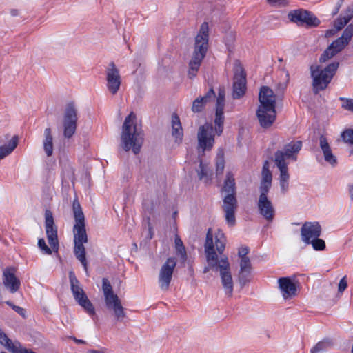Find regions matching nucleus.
<instances>
[{
	"label": "nucleus",
	"mask_w": 353,
	"mask_h": 353,
	"mask_svg": "<svg viewBox=\"0 0 353 353\" xmlns=\"http://www.w3.org/2000/svg\"><path fill=\"white\" fill-rule=\"evenodd\" d=\"M70 339H72L77 344H85L86 342L81 339H78L74 336H70Z\"/></svg>",
	"instance_id": "53"
},
{
	"label": "nucleus",
	"mask_w": 353,
	"mask_h": 353,
	"mask_svg": "<svg viewBox=\"0 0 353 353\" xmlns=\"http://www.w3.org/2000/svg\"><path fill=\"white\" fill-rule=\"evenodd\" d=\"M106 81L110 92L113 95L116 94L120 88L121 79L114 62H110L106 69Z\"/></svg>",
	"instance_id": "14"
},
{
	"label": "nucleus",
	"mask_w": 353,
	"mask_h": 353,
	"mask_svg": "<svg viewBox=\"0 0 353 353\" xmlns=\"http://www.w3.org/2000/svg\"><path fill=\"white\" fill-rule=\"evenodd\" d=\"M215 161L216 174H222L225 168L224 152L223 150H219Z\"/></svg>",
	"instance_id": "33"
},
{
	"label": "nucleus",
	"mask_w": 353,
	"mask_h": 353,
	"mask_svg": "<svg viewBox=\"0 0 353 353\" xmlns=\"http://www.w3.org/2000/svg\"><path fill=\"white\" fill-rule=\"evenodd\" d=\"M77 112L74 103L71 102L66 105L63 118V136L66 139H70L76 132L78 120Z\"/></svg>",
	"instance_id": "8"
},
{
	"label": "nucleus",
	"mask_w": 353,
	"mask_h": 353,
	"mask_svg": "<svg viewBox=\"0 0 353 353\" xmlns=\"http://www.w3.org/2000/svg\"><path fill=\"white\" fill-rule=\"evenodd\" d=\"M223 108L216 107V113L214 119L215 124V132L218 135H220L223 132L224 116H223Z\"/></svg>",
	"instance_id": "31"
},
{
	"label": "nucleus",
	"mask_w": 353,
	"mask_h": 353,
	"mask_svg": "<svg viewBox=\"0 0 353 353\" xmlns=\"http://www.w3.org/2000/svg\"><path fill=\"white\" fill-rule=\"evenodd\" d=\"M53 136L50 128H47L43 132V148L47 157H51L53 154L54 144Z\"/></svg>",
	"instance_id": "27"
},
{
	"label": "nucleus",
	"mask_w": 353,
	"mask_h": 353,
	"mask_svg": "<svg viewBox=\"0 0 353 353\" xmlns=\"http://www.w3.org/2000/svg\"><path fill=\"white\" fill-rule=\"evenodd\" d=\"M208 40L209 26L207 22H203L201 25L199 32L195 38L194 50L192 57L189 62L188 76L191 79L196 76L201 63L206 54L208 48Z\"/></svg>",
	"instance_id": "5"
},
{
	"label": "nucleus",
	"mask_w": 353,
	"mask_h": 353,
	"mask_svg": "<svg viewBox=\"0 0 353 353\" xmlns=\"http://www.w3.org/2000/svg\"><path fill=\"white\" fill-rule=\"evenodd\" d=\"M172 135L174 138L175 142L181 143L183 136V129L179 117L175 114L172 117Z\"/></svg>",
	"instance_id": "28"
},
{
	"label": "nucleus",
	"mask_w": 353,
	"mask_h": 353,
	"mask_svg": "<svg viewBox=\"0 0 353 353\" xmlns=\"http://www.w3.org/2000/svg\"><path fill=\"white\" fill-rule=\"evenodd\" d=\"M259 100L260 108H276V96L274 92L268 86L261 87L259 94Z\"/></svg>",
	"instance_id": "18"
},
{
	"label": "nucleus",
	"mask_w": 353,
	"mask_h": 353,
	"mask_svg": "<svg viewBox=\"0 0 353 353\" xmlns=\"http://www.w3.org/2000/svg\"><path fill=\"white\" fill-rule=\"evenodd\" d=\"M6 303L8 305H9L10 307H11L16 312H17L21 316H23V317L26 316V310L23 308H22V307H21L19 306H17V305H14L10 301H6Z\"/></svg>",
	"instance_id": "45"
},
{
	"label": "nucleus",
	"mask_w": 353,
	"mask_h": 353,
	"mask_svg": "<svg viewBox=\"0 0 353 353\" xmlns=\"http://www.w3.org/2000/svg\"><path fill=\"white\" fill-rule=\"evenodd\" d=\"M339 65V62H333L321 69L319 65H311V77L312 78L313 92L317 94L325 90L330 83Z\"/></svg>",
	"instance_id": "6"
},
{
	"label": "nucleus",
	"mask_w": 353,
	"mask_h": 353,
	"mask_svg": "<svg viewBox=\"0 0 353 353\" xmlns=\"http://www.w3.org/2000/svg\"><path fill=\"white\" fill-rule=\"evenodd\" d=\"M38 247L46 254H51L52 250L46 245L43 239H40L38 241Z\"/></svg>",
	"instance_id": "43"
},
{
	"label": "nucleus",
	"mask_w": 353,
	"mask_h": 353,
	"mask_svg": "<svg viewBox=\"0 0 353 353\" xmlns=\"http://www.w3.org/2000/svg\"><path fill=\"white\" fill-rule=\"evenodd\" d=\"M212 269L213 270L212 268L210 267V265L208 264V266L207 267H205L204 269H203V273H207L209 272V270Z\"/></svg>",
	"instance_id": "57"
},
{
	"label": "nucleus",
	"mask_w": 353,
	"mask_h": 353,
	"mask_svg": "<svg viewBox=\"0 0 353 353\" xmlns=\"http://www.w3.org/2000/svg\"><path fill=\"white\" fill-rule=\"evenodd\" d=\"M319 146L323 154L325 161L332 166L337 164L336 157L333 154L330 145L324 136L319 138Z\"/></svg>",
	"instance_id": "25"
},
{
	"label": "nucleus",
	"mask_w": 353,
	"mask_h": 353,
	"mask_svg": "<svg viewBox=\"0 0 353 353\" xmlns=\"http://www.w3.org/2000/svg\"><path fill=\"white\" fill-rule=\"evenodd\" d=\"M257 208L259 214L268 221H273L275 215V209L272 201L268 199L258 200Z\"/></svg>",
	"instance_id": "21"
},
{
	"label": "nucleus",
	"mask_w": 353,
	"mask_h": 353,
	"mask_svg": "<svg viewBox=\"0 0 353 353\" xmlns=\"http://www.w3.org/2000/svg\"><path fill=\"white\" fill-rule=\"evenodd\" d=\"M216 97L213 88H210L203 97H199L192 103V111L194 112H200L204 107L210 102L212 101Z\"/></svg>",
	"instance_id": "24"
},
{
	"label": "nucleus",
	"mask_w": 353,
	"mask_h": 353,
	"mask_svg": "<svg viewBox=\"0 0 353 353\" xmlns=\"http://www.w3.org/2000/svg\"><path fill=\"white\" fill-rule=\"evenodd\" d=\"M72 210L75 223L73 227L74 253L77 259L83 265L85 272L88 271V263L85 258V249L83 243L88 242V235L85 230V216L81 205L77 199H74Z\"/></svg>",
	"instance_id": "2"
},
{
	"label": "nucleus",
	"mask_w": 353,
	"mask_h": 353,
	"mask_svg": "<svg viewBox=\"0 0 353 353\" xmlns=\"http://www.w3.org/2000/svg\"><path fill=\"white\" fill-rule=\"evenodd\" d=\"M348 44L343 40V38H338L334 41L328 47L330 48L334 52L337 54L342 51Z\"/></svg>",
	"instance_id": "35"
},
{
	"label": "nucleus",
	"mask_w": 353,
	"mask_h": 353,
	"mask_svg": "<svg viewBox=\"0 0 353 353\" xmlns=\"http://www.w3.org/2000/svg\"><path fill=\"white\" fill-rule=\"evenodd\" d=\"M337 31H338V30H336V28H334V29L327 30H326L325 35V37H332V36L334 35V34H335V33H336Z\"/></svg>",
	"instance_id": "52"
},
{
	"label": "nucleus",
	"mask_w": 353,
	"mask_h": 353,
	"mask_svg": "<svg viewBox=\"0 0 353 353\" xmlns=\"http://www.w3.org/2000/svg\"><path fill=\"white\" fill-rule=\"evenodd\" d=\"M335 55L336 54L334 52V51H332V50L328 47L321 55L319 61L321 63H325Z\"/></svg>",
	"instance_id": "41"
},
{
	"label": "nucleus",
	"mask_w": 353,
	"mask_h": 353,
	"mask_svg": "<svg viewBox=\"0 0 353 353\" xmlns=\"http://www.w3.org/2000/svg\"><path fill=\"white\" fill-rule=\"evenodd\" d=\"M199 152L200 150L204 154L205 151L210 150L214 144V129L211 123H206L199 127L197 132Z\"/></svg>",
	"instance_id": "10"
},
{
	"label": "nucleus",
	"mask_w": 353,
	"mask_h": 353,
	"mask_svg": "<svg viewBox=\"0 0 353 353\" xmlns=\"http://www.w3.org/2000/svg\"><path fill=\"white\" fill-rule=\"evenodd\" d=\"M106 307L112 312V314L118 321H122L126 317L125 309L118 296L105 300Z\"/></svg>",
	"instance_id": "17"
},
{
	"label": "nucleus",
	"mask_w": 353,
	"mask_h": 353,
	"mask_svg": "<svg viewBox=\"0 0 353 353\" xmlns=\"http://www.w3.org/2000/svg\"><path fill=\"white\" fill-rule=\"evenodd\" d=\"M339 100L342 102L341 108L343 109L353 112V99L339 97Z\"/></svg>",
	"instance_id": "40"
},
{
	"label": "nucleus",
	"mask_w": 353,
	"mask_h": 353,
	"mask_svg": "<svg viewBox=\"0 0 353 353\" xmlns=\"http://www.w3.org/2000/svg\"><path fill=\"white\" fill-rule=\"evenodd\" d=\"M174 243L176 254L180 256L181 259L183 262L185 261L188 257L185 248L183 245L182 240L178 235H176L175 236Z\"/></svg>",
	"instance_id": "32"
},
{
	"label": "nucleus",
	"mask_w": 353,
	"mask_h": 353,
	"mask_svg": "<svg viewBox=\"0 0 353 353\" xmlns=\"http://www.w3.org/2000/svg\"><path fill=\"white\" fill-rule=\"evenodd\" d=\"M237 208L238 201L236 195L225 194L223 198L222 209L225 214V221L230 226L235 225V213Z\"/></svg>",
	"instance_id": "12"
},
{
	"label": "nucleus",
	"mask_w": 353,
	"mask_h": 353,
	"mask_svg": "<svg viewBox=\"0 0 353 353\" xmlns=\"http://www.w3.org/2000/svg\"><path fill=\"white\" fill-rule=\"evenodd\" d=\"M221 192H224L225 194L236 195V191L234 174L231 171L226 172Z\"/></svg>",
	"instance_id": "26"
},
{
	"label": "nucleus",
	"mask_w": 353,
	"mask_h": 353,
	"mask_svg": "<svg viewBox=\"0 0 353 353\" xmlns=\"http://www.w3.org/2000/svg\"><path fill=\"white\" fill-rule=\"evenodd\" d=\"M87 353H104V352L102 351L92 350L88 351Z\"/></svg>",
	"instance_id": "58"
},
{
	"label": "nucleus",
	"mask_w": 353,
	"mask_h": 353,
	"mask_svg": "<svg viewBox=\"0 0 353 353\" xmlns=\"http://www.w3.org/2000/svg\"><path fill=\"white\" fill-rule=\"evenodd\" d=\"M279 286L285 300L292 299L296 295V287L288 277H281L279 279Z\"/></svg>",
	"instance_id": "22"
},
{
	"label": "nucleus",
	"mask_w": 353,
	"mask_h": 353,
	"mask_svg": "<svg viewBox=\"0 0 353 353\" xmlns=\"http://www.w3.org/2000/svg\"><path fill=\"white\" fill-rule=\"evenodd\" d=\"M3 283L11 293L16 292L20 287V281L15 276L14 269L6 268L3 272Z\"/></svg>",
	"instance_id": "23"
},
{
	"label": "nucleus",
	"mask_w": 353,
	"mask_h": 353,
	"mask_svg": "<svg viewBox=\"0 0 353 353\" xmlns=\"http://www.w3.org/2000/svg\"><path fill=\"white\" fill-rule=\"evenodd\" d=\"M301 147V141H292L285 145L283 151L278 150L274 154V163L280 171L279 185L283 194L288 191L289 187L290 175L286 160L290 158L296 160V154L299 152Z\"/></svg>",
	"instance_id": "4"
},
{
	"label": "nucleus",
	"mask_w": 353,
	"mask_h": 353,
	"mask_svg": "<svg viewBox=\"0 0 353 353\" xmlns=\"http://www.w3.org/2000/svg\"><path fill=\"white\" fill-rule=\"evenodd\" d=\"M343 18L348 22L353 18V6H350L347 7Z\"/></svg>",
	"instance_id": "50"
},
{
	"label": "nucleus",
	"mask_w": 353,
	"mask_h": 353,
	"mask_svg": "<svg viewBox=\"0 0 353 353\" xmlns=\"http://www.w3.org/2000/svg\"><path fill=\"white\" fill-rule=\"evenodd\" d=\"M19 138L14 136L10 141L8 144L0 146V159H4L6 157L12 153L18 145Z\"/></svg>",
	"instance_id": "30"
},
{
	"label": "nucleus",
	"mask_w": 353,
	"mask_h": 353,
	"mask_svg": "<svg viewBox=\"0 0 353 353\" xmlns=\"http://www.w3.org/2000/svg\"><path fill=\"white\" fill-rule=\"evenodd\" d=\"M246 90V77L243 68H237L234 73L232 98L238 99L242 97Z\"/></svg>",
	"instance_id": "15"
},
{
	"label": "nucleus",
	"mask_w": 353,
	"mask_h": 353,
	"mask_svg": "<svg viewBox=\"0 0 353 353\" xmlns=\"http://www.w3.org/2000/svg\"><path fill=\"white\" fill-rule=\"evenodd\" d=\"M347 23H348V21L347 20H345L343 18V17H339L334 21V28H336V30L339 31V30H341Z\"/></svg>",
	"instance_id": "46"
},
{
	"label": "nucleus",
	"mask_w": 353,
	"mask_h": 353,
	"mask_svg": "<svg viewBox=\"0 0 353 353\" xmlns=\"http://www.w3.org/2000/svg\"><path fill=\"white\" fill-rule=\"evenodd\" d=\"M225 106V90L223 88H219L218 96L216 97V107L217 108H223Z\"/></svg>",
	"instance_id": "42"
},
{
	"label": "nucleus",
	"mask_w": 353,
	"mask_h": 353,
	"mask_svg": "<svg viewBox=\"0 0 353 353\" xmlns=\"http://www.w3.org/2000/svg\"><path fill=\"white\" fill-rule=\"evenodd\" d=\"M143 131L137 125L136 114L131 112L125 119L122 125L121 141L122 148L128 152L132 150L134 154L140 152L143 143Z\"/></svg>",
	"instance_id": "3"
},
{
	"label": "nucleus",
	"mask_w": 353,
	"mask_h": 353,
	"mask_svg": "<svg viewBox=\"0 0 353 353\" xmlns=\"http://www.w3.org/2000/svg\"><path fill=\"white\" fill-rule=\"evenodd\" d=\"M272 6H285L288 4V0H267Z\"/></svg>",
	"instance_id": "47"
},
{
	"label": "nucleus",
	"mask_w": 353,
	"mask_h": 353,
	"mask_svg": "<svg viewBox=\"0 0 353 353\" xmlns=\"http://www.w3.org/2000/svg\"><path fill=\"white\" fill-rule=\"evenodd\" d=\"M261 183L272 184V175L270 171H265L261 172Z\"/></svg>",
	"instance_id": "44"
},
{
	"label": "nucleus",
	"mask_w": 353,
	"mask_h": 353,
	"mask_svg": "<svg viewBox=\"0 0 353 353\" xmlns=\"http://www.w3.org/2000/svg\"><path fill=\"white\" fill-rule=\"evenodd\" d=\"M351 154L353 156V150H351Z\"/></svg>",
	"instance_id": "60"
},
{
	"label": "nucleus",
	"mask_w": 353,
	"mask_h": 353,
	"mask_svg": "<svg viewBox=\"0 0 353 353\" xmlns=\"http://www.w3.org/2000/svg\"><path fill=\"white\" fill-rule=\"evenodd\" d=\"M309 244L312 245V248L315 250H323L325 248V243L323 239L317 237L310 241Z\"/></svg>",
	"instance_id": "37"
},
{
	"label": "nucleus",
	"mask_w": 353,
	"mask_h": 353,
	"mask_svg": "<svg viewBox=\"0 0 353 353\" xmlns=\"http://www.w3.org/2000/svg\"><path fill=\"white\" fill-rule=\"evenodd\" d=\"M69 280L71 286V291L75 301L89 315H94L95 310L92 303L88 299L83 288L80 286L79 281L72 272H70L69 273Z\"/></svg>",
	"instance_id": "7"
},
{
	"label": "nucleus",
	"mask_w": 353,
	"mask_h": 353,
	"mask_svg": "<svg viewBox=\"0 0 353 353\" xmlns=\"http://www.w3.org/2000/svg\"><path fill=\"white\" fill-rule=\"evenodd\" d=\"M334 341L330 338H324L319 341L311 350L310 353H323L334 346Z\"/></svg>",
	"instance_id": "29"
},
{
	"label": "nucleus",
	"mask_w": 353,
	"mask_h": 353,
	"mask_svg": "<svg viewBox=\"0 0 353 353\" xmlns=\"http://www.w3.org/2000/svg\"><path fill=\"white\" fill-rule=\"evenodd\" d=\"M343 141L350 145H353V129H347L341 133Z\"/></svg>",
	"instance_id": "38"
},
{
	"label": "nucleus",
	"mask_w": 353,
	"mask_h": 353,
	"mask_svg": "<svg viewBox=\"0 0 353 353\" xmlns=\"http://www.w3.org/2000/svg\"><path fill=\"white\" fill-rule=\"evenodd\" d=\"M288 19L293 23L299 26L305 24L307 27H316L319 25L320 21L312 12L299 9L291 11L288 14Z\"/></svg>",
	"instance_id": "11"
},
{
	"label": "nucleus",
	"mask_w": 353,
	"mask_h": 353,
	"mask_svg": "<svg viewBox=\"0 0 353 353\" xmlns=\"http://www.w3.org/2000/svg\"><path fill=\"white\" fill-rule=\"evenodd\" d=\"M102 290L104 294L105 300L112 297L114 298L115 296H117L114 293L112 287L108 279L106 278H103L102 280Z\"/></svg>",
	"instance_id": "34"
},
{
	"label": "nucleus",
	"mask_w": 353,
	"mask_h": 353,
	"mask_svg": "<svg viewBox=\"0 0 353 353\" xmlns=\"http://www.w3.org/2000/svg\"><path fill=\"white\" fill-rule=\"evenodd\" d=\"M353 36V24H350L344 30L342 36L340 38H343V40L346 41L348 44L351 41Z\"/></svg>",
	"instance_id": "36"
},
{
	"label": "nucleus",
	"mask_w": 353,
	"mask_h": 353,
	"mask_svg": "<svg viewBox=\"0 0 353 353\" xmlns=\"http://www.w3.org/2000/svg\"><path fill=\"white\" fill-rule=\"evenodd\" d=\"M25 353H36L32 350H25Z\"/></svg>",
	"instance_id": "59"
},
{
	"label": "nucleus",
	"mask_w": 353,
	"mask_h": 353,
	"mask_svg": "<svg viewBox=\"0 0 353 353\" xmlns=\"http://www.w3.org/2000/svg\"><path fill=\"white\" fill-rule=\"evenodd\" d=\"M269 168H270V163L268 161H265L263 165L262 172L270 171Z\"/></svg>",
	"instance_id": "54"
},
{
	"label": "nucleus",
	"mask_w": 353,
	"mask_h": 353,
	"mask_svg": "<svg viewBox=\"0 0 353 353\" xmlns=\"http://www.w3.org/2000/svg\"><path fill=\"white\" fill-rule=\"evenodd\" d=\"M45 228L47 239L52 250L57 251L59 249L57 228L54 225L52 213L49 210L45 212Z\"/></svg>",
	"instance_id": "13"
},
{
	"label": "nucleus",
	"mask_w": 353,
	"mask_h": 353,
	"mask_svg": "<svg viewBox=\"0 0 353 353\" xmlns=\"http://www.w3.org/2000/svg\"><path fill=\"white\" fill-rule=\"evenodd\" d=\"M272 184L260 183L259 192L260 195L259 199H267L268 194L271 188Z\"/></svg>",
	"instance_id": "39"
},
{
	"label": "nucleus",
	"mask_w": 353,
	"mask_h": 353,
	"mask_svg": "<svg viewBox=\"0 0 353 353\" xmlns=\"http://www.w3.org/2000/svg\"><path fill=\"white\" fill-rule=\"evenodd\" d=\"M225 245V238L220 230L215 234L214 236L211 228H209L204 245L205 253L206 255L207 263L213 270L219 271L221 285L225 294L228 297H232L233 294L234 283L231 274L230 265L226 256H222L220 259L215 252L221 254Z\"/></svg>",
	"instance_id": "1"
},
{
	"label": "nucleus",
	"mask_w": 353,
	"mask_h": 353,
	"mask_svg": "<svg viewBox=\"0 0 353 353\" xmlns=\"http://www.w3.org/2000/svg\"><path fill=\"white\" fill-rule=\"evenodd\" d=\"M347 286V281H346V276H343L339 281V292L342 293L344 292V290L346 289Z\"/></svg>",
	"instance_id": "49"
},
{
	"label": "nucleus",
	"mask_w": 353,
	"mask_h": 353,
	"mask_svg": "<svg viewBox=\"0 0 353 353\" xmlns=\"http://www.w3.org/2000/svg\"><path fill=\"white\" fill-rule=\"evenodd\" d=\"M200 170L198 172V175L200 180H202L204 176H206L208 174L207 172V168L203 164V163L201 161L199 165Z\"/></svg>",
	"instance_id": "48"
},
{
	"label": "nucleus",
	"mask_w": 353,
	"mask_h": 353,
	"mask_svg": "<svg viewBox=\"0 0 353 353\" xmlns=\"http://www.w3.org/2000/svg\"><path fill=\"white\" fill-rule=\"evenodd\" d=\"M10 14L15 17V16H17L19 14V11L17 10H15V9H12L10 11Z\"/></svg>",
	"instance_id": "56"
},
{
	"label": "nucleus",
	"mask_w": 353,
	"mask_h": 353,
	"mask_svg": "<svg viewBox=\"0 0 353 353\" xmlns=\"http://www.w3.org/2000/svg\"><path fill=\"white\" fill-rule=\"evenodd\" d=\"M176 265V259L174 257H170L161 267L158 276V283L161 290L168 291L169 290Z\"/></svg>",
	"instance_id": "9"
},
{
	"label": "nucleus",
	"mask_w": 353,
	"mask_h": 353,
	"mask_svg": "<svg viewBox=\"0 0 353 353\" xmlns=\"http://www.w3.org/2000/svg\"><path fill=\"white\" fill-rule=\"evenodd\" d=\"M349 194L351 199L353 201V184L348 186Z\"/></svg>",
	"instance_id": "55"
},
{
	"label": "nucleus",
	"mask_w": 353,
	"mask_h": 353,
	"mask_svg": "<svg viewBox=\"0 0 353 353\" xmlns=\"http://www.w3.org/2000/svg\"><path fill=\"white\" fill-rule=\"evenodd\" d=\"M240 269L238 274V279L240 285L244 286L251 280L252 265L249 257H244L240 260Z\"/></svg>",
	"instance_id": "20"
},
{
	"label": "nucleus",
	"mask_w": 353,
	"mask_h": 353,
	"mask_svg": "<svg viewBox=\"0 0 353 353\" xmlns=\"http://www.w3.org/2000/svg\"><path fill=\"white\" fill-rule=\"evenodd\" d=\"M321 233V227L318 222H305L301 227V240L306 244L310 241L319 237Z\"/></svg>",
	"instance_id": "16"
},
{
	"label": "nucleus",
	"mask_w": 353,
	"mask_h": 353,
	"mask_svg": "<svg viewBox=\"0 0 353 353\" xmlns=\"http://www.w3.org/2000/svg\"><path fill=\"white\" fill-rule=\"evenodd\" d=\"M256 116L261 127L270 128L276 119V110L272 108H260L256 111Z\"/></svg>",
	"instance_id": "19"
},
{
	"label": "nucleus",
	"mask_w": 353,
	"mask_h": 353,
	"mask_svg": "<svg viewBox=\"0 0 353 353\" xmlns=\"http://www.w3.org/2000/svg\"><path fill=\"white\" fill-rule=\"evenodd\" d=\"M249 252V248L248 247H241L238 251V256L241 259L244 257H248L247 254Z\"/></svg>",
	"instance_id": "51"
}]
</instances>
